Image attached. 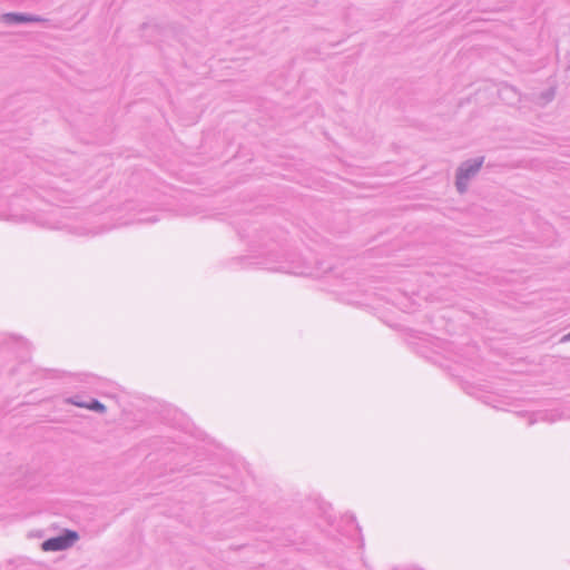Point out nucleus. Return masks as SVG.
I'll list each match as a JSON object with an SVG mask.
<instances>
[{
    "mask_svg": "<svg viewBox=\"0 0 570 570\" xmlns=\"http://www.w3.org/2000/svg\"><path fill=\"white\" fill-rule=\"evenodd\" d=\"M78 540L75 531H67L65 534L46 540L42 543L43 551H59L71 547Z\"/></svg>",
    "mask_w": 570,
    "mask_h": 570,
    "instance_id": "f257e3e1",
    "label": "nucleus"
},
{
    "mask_svg": "<svg viewBox=\"0 0 570 570\" xmlns=\"http://www.w3.org/2000/svg\"><path fill=\"white\" fill-rule=\"evenodd\" d=\"M3 19L8 22H38V21H41V19L38 17L21 16V14H14V13L4 14Z\"/></svg>",
    "mask_w": 570,
    "mask_h": 570,
    "instance_id": "f03ea898",
    "label": "nucleus"
},
{
    "mask_svg": "<svg viewBox=\"0 0 570 570\" xmlns=\"http://www.w3.org/2000/svg\"><path fill=\"white\" fill-rule=\"evenodd\" d=\"M481 164H476L474 167L470 168V169H464L462 170L459 176H458V180H456V185H458V188L463 191L464 190V183L468 180V178L470 177V175L474 174L479 168H480Z\"/></svg>",
    "mask_w": 570,
    "mask_h": 570,
    "instance_id": "7ed1b4c3",
    "label": "nucleus"
},
{
    "mask_svg": "<svg viewBox=\"0 0 570 570\" xmlns=\"http://www.w3.org/2000/svg\"><path fill=\"white\" fill-rule=\"evenodd\" d=\"M87 409L89 410H94V411H99V412H104L105 411V405L101 404L100 402L98 401H94L87 405H85Z\"/></svg>",
    "mask_w": 570,
    "mask_h": 570,
    "instance_id": "20e7f679",
    "label": "nucleus"
}]
</instances>
